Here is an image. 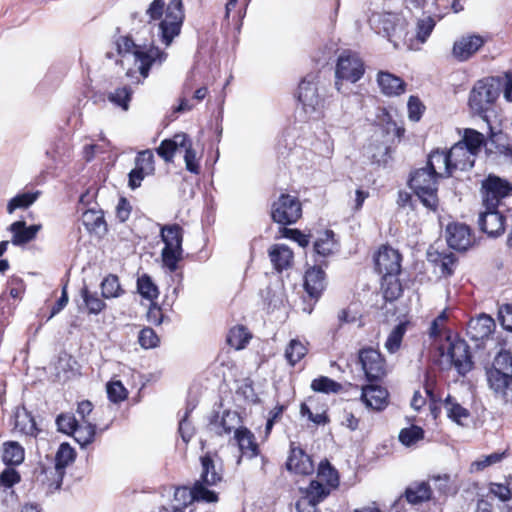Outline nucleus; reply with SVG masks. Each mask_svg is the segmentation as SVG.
Here are the masks:
<instances>
[{"label": "nucleus", "mask_w": 512, "mask_h": 512, "mask_svg": "<svg viewBox=\"0 0 512 512\" xmlns=\"http://www.w3.org/2000/svg\"><path fill=\"white\" fill-rule=\"evenodd\" d=\"M148 22L159 21L156 36L166 47L179 36L184 21L183 3L171 0L166 6L164 0H153L146 9Z\"/></svg>", "instance_id": "f257e3e1"}, {"label": "nucleus", "mask_w": 512, "mask_h": 512, "mask_svg": "<svg viewBox=\"0 0 512 512\" xmlns=\"http://www.w3.org/2000/svg\"><path fill=\"white\" fill-rule=\"evenodd\" d=\"M117 51L123 57H132L138 65V71L143 78L148 77L153 64L161 65L167 54L153 44L136 43L129 36H121L116 42Z\"/></svg>", "instance_id": "f03ea898"}, {"label": "nucleus", "mask_w": 512, "mask_h": 512, "mask_svg": "<svg viewBox=\"0 0 512 512\" xmlns=\"http://www.w3.org/2000/svg\"><path fill=\"white\" fill-rule=\"evenodd\" d=\"M372 29L377 34L387 37L393 43L395 48L399 47V42L412 41L408 39L407 20L399 13H373L369 19Z\"/></svg>", "instance_id": "7ed1b4c3"}, {"label": "nucleus", "mask_w": 512, "mask_h": 512, "mask_svg": "<svg viewBox=\"0 0 512 512\" xmlns=\"http://www.w3.org/2000/svg\"><path fill=\"white\" fill-rule=\"evenodd\" d=\"M499 96V81L494 77L478 80L469 94L468 105L473 114L489 123L487 112Z\"/></svg>", "instance_id": "20e7f679"}, {"label": "nucleus", "mask_w": 512, "mask_h": 512, "mask_svg": "<svg viewBox=\"0 0 512 512\" xmlns=\"http://www.w3.org/2000/svg\"><path fill=\"white\" fill-rule=\"evenodd\" d=\"M298 101L301 104L299 116L303 121L317 120L322 117L324 99L319 93L316 76L307 75L298 87Z\"/></svg>", "instance_id": "39448f33"}, {"label": "nucleus", "mask_w": 512, "mask_h": 512, "mask_svg": "<svg viewBox=\"0 0 512 512\" xmlns=\"http://www.w3.org/2000/svg\"><path fill=\"white\" fill-rule=\"evenodd\" d=\"M365 73V64L358 53L346 50L337 59L335 66V89L342 94L349 91L344 88L343 82L354 84L358 82Z\"/></svg>", "instance_id": "423d86ee"}, {"label": "nucleus", "mask_w": 512, "mask_h": 512, "mask_svg": "<svg viewBox=\"0 0 512 512\" xmlns=\"http://www.w3.org/2000/svg\"><path fill=\"white\" fill-rule=\"evenodd\" d=\"M439 178L425 167L411 173L409 186L421 201L423 206L435 212L439 205L438 199Z\"/></svg>", "instance_id": "0eeeda50"}, {"label": "nucleus", "mask_w": 512, "mask_h": 512, "mask_svg": "<svg viewBox=\"0 0 512 512\" xmlns=\"http://www.w3.org/2000/svg\"><path fill=\"white\" fill-rule=\"evenodd\" d=\"M160 236L164 243L161 251L162 266L173 273L183 259V229L178 224L164 225L161 227Z\"/></svg>", "instance_id": "6e6552de"}, {"label": "nucleus", "mask_w": 512, "mask_h": 512, "mask_svg": "<svg viewBox=\"0 0 512 512\" xmlns=\"http://www.w3.org/2000/svg\"><path fill=\"white\" fill-rule=\"evenodd\" d=\"M483 206L489 209L500 208L505 205L506 198L512 195V185L497 176H489L482 184Z\"/></svg>", "instance_id": "1a4fd4ad"}, {"label": "nucleus", "mask_w": 512, "mask_h": 512, "mask_svg": "<svg viewBox=\"0 0 512 512\" xmlns=\"http://www.w3.org/2000/svg\"><path fill=\"white\" fill-rule=\"evenodd\" d=\"M448 342L446 356L457 373L465 376L472 370L474 365L469 345L460 338L451 339L449 337Z\"/></svg>", "instance_id": "9d476101"}, {"label": "nucleus", "mask_w": 512, "mask_h": 512, "mask_svg": "<svg viewBox=\"0 0 512 512\" xmlns=\"http://www.w3.org/2000/svg\"><path fill=\"white\" fill-rule=\"evenodd\" d=\"M301 212V204L296 197L282 194L273 203L271 216L276 223L289 225L295 223L300 218Z\"/></svg>", "instance_id": "9b49d317"}, {"label": "nucleus", "mask_w": 512, "mask_h": 512, "mask_svg": "<svg viewBox=\"0 0 512 512\" xmlns=\"http://www.w3.org/2000/svg\"><path fill=\"white\" fill-rule=\"evenodd\" d=\"M201 471L199 478L195 481L200 485V490L207 496V493H217L214 490L223 480L222 467L209 454L200 458Z\"/></svg>", "instance_id": "f8f14e48"}, {"label": "nucleus", "mask_w": 512, "mask_h": 512, "mask_svg": "<svg viewBox=\"0 0 512 512\" xmlns=\"http://www.w3.org/2000/svg\"><path fill=\"white\" fill-rule=\"evenodd\" d=\"M358 359L368 381H378L386 375L385 359L377 349L372 347L361 349Z\"/></svg>", "instance_id": "ddd939ff"}, {"label": "nucleus", "mask_w": 512, "mask_h": 512, "mask_svg": "<svg viewBox=\"0 0 512 512\" xmlns=\"http://www.w3.org/2000/svg\"><path fill=\"white\" fill-rule=\"evenodd\" d=\"M75 458L76 452L68 443L60 444L54 458V469L50 471L52 475L51 481L48 483L50 492L60 489L66 473L65 470L75 461Z\"/></svg>", "instance_id": "4468645a"}, {"label": "nucleus", "mask_w": 512, "mask_h": 512, "mask_svg": "<svg viewBox=\"0 0 512 512\" xmlns=\"http://www.w3.org/2000/svg\"><path fill=\"white\" fill-rule=\"evenodd\" d=\"M484 210L479 213L478 226L480 230L490 237H497L505 231V218L500 208L489 209L483 206Z\"/></svg>", "instance_id": "2eb2a0df"}, {"label": "nucleus", "mask_w": 512, "mask_h": 512, "mask_svg": "<svg viewBox=\"0 0 512 512\" xmlns=\"http://www.w3.org/2000/svg\"><path fill=\"white\" fill-rule=\"evenodd\" d=\"M485 39L478 34H466L455 40L452 56L459 62L469 60L483 45Z\"/></svg>", "instance_id": "dca6fc26"}, {"label": "nucleus", "mask_w": 512, "mask_h": 512, "mask_svg": "<svg viewBox=\"0 0 512 512\" xmlns=\"http://www.w3.org/2000/svg\"><path fill=\"white\" fill-rule=\"evenodd\" d=\"M446 240L450 248L466 251L473 243L469 226L463 223H452L446 228Z\"/></svg>", "instance_id": "f3484780"}, {"label": "nucleus", "mask_w": 512, "mask_h": 512, "mask_svg": "<svg viewBox=\"0 0 512 512\" xmlns=\"http://www.w3.org/2000/svg\"><path fill=\"white\" fill-rule=\"evenodd\" d=\"M401 261L402 257L396 249L383 246L375 257V267L379 274L400 273Z\"/></svg>", "instance_id": "a211bd4d"}, {"label": "nucleus", "mask_w": 512, "mask_h": 512, "mask_svg": "<svg viewBox=\"0 0 512 512\" xmlns=\"http://www.w3.org/2000/svg\"><path fill=\"white\" fill-rule=\"evenodd\" d=\"M361 401L367 408L381 411L388 405V392L379 385H366L362 387Z\"/></svg>", "instance_id": "6ab92c4d"}, {"label": "nucleus", "mask_w": 512, "mask_h": 512, "mask_svg": "<svg viewBox=\"0 0 512 512\" xmlns=\"http://www.w3.org/2000/svg\"><path fill=\"white\" fill-rule=\"evenodd\" d=\"M494 329V319L487 314H481L476 318L470 319L467 324V335L474 341H480L488 338Z\"/></svg>", "instance_id": "aec40b11"}, {"label": "nucleus", "mask_w": 512, "mask_h": 512, "mask_svg": "<svg viewBox=\"0 0 512 512\" xmlns=\"http://www.w3.org/2000/svg\"><path fill=\"white\" fill-rule=\"evenodd\" d=\"M450 161L448 152L437 149L429 154L425 168L429 169L439 179L448 178L454 173Z\"/></svg>", "instance_id": "412c9836"}, {"label": "nucleus", "mask_w": 512, "mask_h": 512, "mask_svg": "<svg viewBox=\"0 0 512 512\" xmlns=\"http://www.w3.org/2000/svg\"><path fill=\"white\" fill-rule=\"evenodd\" d=\"M286 468L288 471L301 475H310L314 472L311 457L298 447H291Z\"/></svg>", "instance_id": "4be33fe9"}, {"label": "nucleus", "mask_w": 512, "mask_h": 512, "mask_svg": "<svg viewBox=\"0 0 512 512\" xmlns=\"http://www.w3.org/2000/svg\"><path fill=\"white\" fill-rule=\"evenodd\" d=\"M41 229V224L27 226L23 220L15 221L9 227V231L12 233L11 242L15 246L25 245L34 240Z\"/></svg>", "instance_id": "5701e85b"}, {"label": "nucleus", "mask_w": 512, "mask_h": 512, "mask_svg": "<svg viewBox=\"0 0 512 512\" xmlns=\"http://www.w3.org/2000/svg\"><path fill=\"white\" fill-rule=\"evenodd\" d=\"M326 287L325 272L320 267L309 268L304 277V288L317 301Z\"/></svg>", "instance_id": "b1692460"}, {"label": "nucleus", "mask_w": 512, "mask_h": 512, "mask_svg": "<svg viewBox=\"0 0 512 512\" xmlns=\"http://www.w3.org/2000/svg\"><path fill=\"white\" fill-rule=\"evenodd\" d=\"M376 81L381 93L386 96H399L406 89V84L400 77L387 71H379Z\"/></svg>", "instance_id": "393cba45"}, {"label": "nucleus", "mask_w": 512, "mask_h": 512, "mask_svg": "<svg viewBox=\"0 0 512 512\" xmlns=\"http://www.w3.org/2000/svg\"><path fill=\"white\" fill-rule=\"evenodd\" d=\"M448 155L454 172L456 170L465 171L474 166L475 155L460 142L451 147Z\"/></svg>", "instance_id": "a878e982"}, {"label": "nucleus", "mask_w": 512, "mask_h": 512, "mask_svg": "<svg viewBox=\"0 0 512 512\" xmlns=\"http://www.w3.org/2000/svg\"><path fill=\"white\" fill-rule=\"evenodd\" d=\"M269 258L275 270L281 272L289 269L293 264V252L284 244H274L269 249Z\"/></svg>", "instance_id": "bb28decb"}, {"label": "nucleus", "mask_w": 512, "mask_h": 512, "mask_svg": "<svg viewBox=\"0 0 512 512\" xmlns=\"http://www.w3.org/2000/svg\"><path fill=\"white\" fill-rule=\"evenodd\" d=\"M234 438L243 456L251 459L259 454V447L254 434L246 427L236 429Z\"/></svg>", "instance_id": "cd10ccee"}, {"label": "nucleus", "mask_w": 512, "mask_h": 512, "mask_svg": "<svg viewBox=\"0 0 512 512\" xmlns=\"http://www.w3.org/2000/svg\"><path fill=\"white\" fill-rule=\"evenodd\" d=\"M241 420L237 412L225 411L220 420H213L210 422V430L218 435L230 434L233 430L242 428L240 426Z\"/></svg>", "instance_id": "c85d7f7f"}, {"label": "nucleus", "mask_w": 512, "mask_h": 512, "mask_svg": "<svg viewBox=\"0 0 512 512\" xmlns=\"http://www.w3.org/2000/svg\"><path fill=\"white\" fill-rule=\"evenodd\" d=\"M487 378L490 388L503 399L507 398L508 389L512 381V376L508 373L497 371L491 368L487 372Z\"/></svg>", "instance_id": "c756f323"}, {"label": "nucleus", "mask_w": 512, "mask_h": 512, "mask_svg": "<svg viewBox=\"0 0 512 512\" xmlns=\"http://www.w3.org/2000/svg\"><path fill=\"white\" fill-rule=\"evenodd\" d=\"M15 428L27 436H37L39 429L32 414L25 408H17L15 411Z\"/></svg>", "instance_id": "7c9ffc66"}, {"label": "nucleus", "mask_w": 512, "mask_h": 512, "mask_svg": "<svg viewBox=\"0 0 512 512\" xmlns=\"http://www.w3.org/2000/svg\"><path fill=\"white\" fill-rule=\"evenodd\" d=\"M185 141V133L175 134L173 138L163 140L156 149V153L166 162H171L175 152L180 150V148L185 144Z\"/></svg>", "instance_id": "2f4dec72"}, {"label": "nucleus", "mask_w": 512, "mask_h": 512, "mask_svg": "<svg viewBox=\"0 0 512 512\" xmlns=\"http://www.w3.org/2000/svg\"><path fill=\"white\" fill-rule=\"evenodd\" d=\"M399 274L400 273L381 274V289L386 301L392 302L402 295L403 289L398 279Z\"/></svg>", "instance_id": "473e14b6"}, {"label": "nucleus", "mask_w": 512, "mask_h": 512, "mask_svg": "<svg viewBox=\"0 0 512 512\" xmlns=\"http://www.w3.org/2000/svg\"><path fill=\"white\" fill-rule=\"evenodd\" d=\"M24 448L16 441L3 443L2 460L6 465H19L24 461Z\"/></svg>", "instance_id": "72a5a7b5"}, {"label": "nucleus", "mask_w": 512, "mask_h": 512, "mask_svg": "<svg viewBox=\"0 0 512 512\" xmlns=\"http://www.w3.org/2000/svg\"><path fill=\"white\" fill-rule=\"evenodd\" d=\"M328 485H324L321 481L314 479L311 480L308 487L301 489L303 493L302 498L307 499L311 502L320 503L322 502L332 491Z\"/></svg>", "instance_id": "f704fd0d"}, {"label": "nucleus", "mask_w": 512, "mask_h": 512, "mask_svg": "<svg viewBox=\"0 0 512 512\" xmlns=\"http://www.w3.org/2000/svg\"><path fill=\"white\" fill-rule=\"evenodd\" d=\"M431 494V486L426 482L411 485L405 490L406 500L413 505L430 500Z\"/></svg>", "instance_id": "c9c22d12"}, {"label": "nucleus", "mask_w": 512, "mask_h": 512, "mask_svg": "<svg viewBox=\"0 0 512 512\" xmlns=\"http://www.w3.org/2000/svg\"><path fill=\"white\" fill-rule=\"evenodd\" d=\"M443 405L448 418L458 425H464L463 421L467 420L470 416L469 411L461 406L456 399L450 395L444 399Z\"/></svg>", "instance_id": "e433bc0d"}, {"label": "nucleus", "mask_w": 512, "mask_h": 512, "mask_svg": "<svg viewBox=\"0 0 512 512\" xmlns=\"http://www.w3.org/2000/svg\"><path fill=\"white\" fill-rule=\"evenodd\" d=\"M82 222L87 230L101 233L106 232L107 226L101 210L88 209L82 215Z\"/></svg>", "instance_id": "4c0bfd02"}, {"label": "nucleus", "mask_w": 512, "mask_h": 512, "mask_svg": "<svg viewBox=\"0 0 512 512\" xmlns=\"http://www.w3.org/2000/svg\"><path fill=\"white\" fill-rule=\"evenodd\" d=\"M435 25H436V22H435L434 18H432L431 16H427L425 18L419 19L416 24L415 36H411V37L408 36V39L412 38V41H409L410 42L409 47L411 49H416L414 47V43H413L414 38H415V41L417 42V44H424L427 41V39L429 38V36L431 35Z\"/></svg>", "instance_id": "58836bf2"}, {"label": "nucleus", "mask_w": 512, "mask_h": 512, "mask_svg": "<svg viewBox=\"0 0 512 512\" xmlns=\"http://www.w3.org/2000/svg\"><path fill=\"white\" fill-rule=\"evenodd\" d=\"M337 249V241L333 231L322 232L314 242V250L318 255L328 256Z\"/></svg>", "instance_id": "ea45409f"}, {"label": "nucleus", "mask_w": 512, "mask_h": 512, "mask_svg": "<svg viewBox=\"0 0 512 512\" xmlns=\"http://www.w3.org/2000/svg\"><path fill=\"white\" fill-rule=\"evenodd\" d=\"M487 126L489 129L487 145L494 146L497 153L512 158V144L507 142L506 137L501 132H495L490 123Z\"/></svg>", "instance_id": "a19ab883"}, {"label": "nucleus", "mask_w": 512, "mask_h": 512, "mask_svg": "<svg viewBox=\"0 0 512 512\" xmlns=\"http://www.w3.org/2000/svg\"><path fill=\"white\" fill-rule=\"evenodd\" d=\"M316 479L324 483V485H328L332 489H336L339 485L338 472L331 466L328 460L320 462Z\"/></svg>", "instance_id": "79ce46f5"}, {"label": "nucleus", "mask_w": 512, "mask_h": 512, "mask_svg": "<svg viewBox=\"0 0 512 512\" xmlns=\"http://www.w3.org/2000/svg\"><path fill=\"white\" fill-rule=\"evenodd\" d=\"M40 196L39 191L19 193L11 198L7 204V212L12 214L16 209H25L30 207Z\"/></svg>", "instance_id": "37998d69"}, {"label": "nucleus", "mask_w": 512, "mask_h": 512, "mask_svg": "<svg viewBox=\"0 0 512 512\" xmlns=\"http://www.w3.org/2000/svg\"><path fill=\"white\" fill-rule=\"evenodd\" d=\"M460 143L465 145L475 156L479 153L483 145L488 146L487 142H485L484 135L470 128L465 129L463 139Z\"/></svg>", "instance_id": "c03bdc74"}, {"label": "nucleus", "mask_w": 512, "mask_h": 512, "mask_svg": "<svg viewBox=\"0 0 512 512\" xmlns=\"http://www.w3.org/2000/svg\"><path fill=\"white\" fill-rule=\"evenodd\" d=\"M96 434V425L92 423H85L83 425H77L72 436L75 441L82 447H86L94 441Z\"/></svg>", "instance_id": "a18cd8bd"}, {"label": "nucleus", "mask_w": 512, "mask_h": 512, "mask_svg": "<svg viewBox=\"0 0 512 512\" xmlns=\"http://www.w3.org/2000/svg\"><path fill=\"white\" fill-rule=\"evenodd\" d=\"M250 334L244 326H235L230 329L227 343L236 350L243 349L249 342Z\"/></svg>", "instance_id": "49530a36"}, {"label": "nucleus", "mask_w": 512, "mask_h": 512, "mask_svg": "<svg viewBox=\"0 0 512 512\" xmlns=\"http://www.w3.org/2000/svg\"><path fill=\"white\" fill-rule=\"evenodd\" d=\"M306 354V346L298 339H292L285 350V358L291 366L298 363Z\"/></svg>", "instance_id": "de8ad7c7"}, {"label": "nucleus", "mask_w": 512, "mask_h": 512, "mask_svg": "<svg viewBox=\"0 0 512 512\" xmlns=\"http://www.w3.org/2000/svg\"><path fill=\"white\" fill-rule=\"evenodd\" d=\"M180 149L184 150V161L186 169L193 174H199L200 166L197 158V153L193 149L192 141L187 134L185 144Z\"/></svg>", "instance_id": "09e8293b"}, {"label": "nucleus", "mask_w": 512, "mask_h": 512, "mask_svg": "<svg viewBox=\"0 0 512 512\" xmlns=\"http://www.w3.org/2000/svg\"><path fill=\"white\" fill-rule=\"evenodd\" d=\"M101 293L104 298H116L123 294L119 279L116 275L110 274L101 282Z\"/></svg>", "instance_id": "8fccbe9b"}, {"label": "nucleus", "mask_w": 512, "mask_h": 512, "mask_svg": "<svg viewBox=\"0 0 512 512\" xmlns=\"http://www.w3.org/2000/svg\"><path fill=\"white\" fill-rule=\"evenodd\" d=\"M132 90L128 86L116 88L114 91L108 94V100L114 105L120 107L124 111L129 108V102L131 100Z\"/></svg>", "instance_id": "3c124183"}, {"label": "nucleus", "mask_w": 512, "mask_h": 512, "mask_svg": "<svg viewBox=\"0 0 512 512\" xmlns=\"http://www.w3.org/2000/svg\"><path fill=\"white\" fill-rule=\"evenodd\" d=\"M81 296L90 314H99L106 306L97 293L90 292L86 286L81 289Z\"/></svg>", "instance_id": "603ef678"}, {"label": "nucleus", "mask_w": 512, "mask_h": 512, "mask_svg": "<svg viewBox=\"0 0 512 512\" xmlns=\"http://www.w3.org/2000/svg\"><path fill=\"white\" fill-rule=\"evenodd\" d=\"M423 437L424 430L419 426L411 425L410 427L403 428L399 432L398 439L404 446L410 447L423 439Z\"/></svg>", "instance_id": "864d4df0"}, {"label": "nucleus", "mask_w": 512, "mask_h": 512, "mask_svg": "<svg viewBox=\"0 0 512 512\" xmlns=\"http://www.w3.org/2000/svg\"><path fill=\"white\" fill-rule=\"evenodd\" d=\"M137 289L140 295L148 300L156 299L159 295L157 286L153 283L150 276L143 274L137 280Z\"/></svg>", "instance_id": "5fc2aeb1"}, {"label": "nucleus", "mask_w": 512, "mask_h": 512, "mask_svg": "<svg viewBox=\"0 0 512 512\" xmlns=\"http://www.w3.org/2000/svg\"><path fill=\"white\" fill-rule=\"evenodd\" d=\"M311 388L315 392L329 394L340 392L342 389V385L326 376H321L312 381Z\"/></svg>", "instance_id": "6e6d98bb"}, {"label": "nucleus", "mask_w": 512, "mask_h": 512, "mask_svg": "<svg viewBox=\"0 0 512 512\" xmlns=\"http://www.w3.org/2000/svg\"><path fill=\"white\" fill-rule=\"evenodd\" d=\"M406 332V324L399 323L388 335L385 342V348L390 353H395L401 346L404 334Z\"/></svg>", "instance_id": "4d7b16f0"}, {"label": "nucleus", "mask_w": 512, "mask_h": 512, "mask_svg": "<svg viewBox=\"0 0 512 512\" xmlns=\"http://www.w3.org/2000/svg\"><path fill=\"white\" fill-rule=\"evenodd\" d=\"M135 166L143 170L146 174L154 175L155 173V158L152 150L147 149L138 152L135 157Z\"/></svg>", "instance_id": "13d9d810"}, {"label": "nucleus", "mask_w": 512, "mask_h": 512, "mask_svg": "<svg viewBox=\"0 0 512 512\" xmlns=\"http://www.w3.org/2000/svg\"><path fill=\"white\" fill-rule=\"evenodd\" d=\"M506 457V452H495L475 460L470 465V472L482 471L485 468L501 462Z\"/></svg>", "instance_id": "bf43d9fd"}, {"label": "nucleus", "mask_w": 512, "mask_h": 512, "mask_svg": "<svg viewBox=\"0 0 512 512\" xmlns=\"http://www.w3.org/2000/svg\"><path fill=\"white\" fill-rule=\"evenodd\" d=\"M107 396L113 403L124 401L128 396V391L120 380H111L106 385Z\"/></svg>", "instance_id": "052dcab7"}, {"label": "nucleus", "mask_w": 512, "mask_h": 512, "mask_svg": "<svg viewBox=\"0 0 512 512\" xmlns=\"http://www.w3.org/2000/svg\"><path fill=\"white\" fill-rule=\"evenodd\" d=\"M443 276L448 277L454 273L457 264V258L453 253L439 254L434 260Z\"/></svg>", "instance_id": "680f3d73"}, {"label": "nucleus", "mask_w": 512, "mask_h": 512, "mask_svg": "<svg viewBox=\"0 0 512 512\" xmlns=\"http://www.w3.org/2000/svg\"><path fill=\"white\" fill-rule=\"evenodd\" d=\"M492 368L512 376V352L501 350L495 357Z\"/></svg>", "instance_id": "e2e57ef3"}, {"label": "nucleus", "mask_w": 512, "mask_h": 512, "mask_svg": "<svg viewBox=\"0 0 512 512\" xmlns=\"http://www.w3.org/2000/svg\"><path fill=\"white\" fill-rule=\"evenodd\" d=\"M56 425L58 431L67 435H72L73 431H75V428L78 425V422L74 415L70 413H61L56 418Z\"/></svg>", "instance_id": "0e129e2a"}, {"label": "nucleus", "mask_w": 512, "mask_h": 512, "mask_svg": "<svg viewBox=\"0 0 512 512\" xmlns=\"http://www.w3.org/2000/svg\"><path fill=\"white\" fill-rule=\"evenodd\" d=\"M140 345L145 349L154 348L159 343V338L152 328H143L138 337Z\"/></svg>", "instance_id": "69168bd1"}, {"label": "nucleus", "mask_w": 512, "mask_h": 512, "mask_svg": "<svg viewBox=\"0 0 512 512\" xmlns=\"http://www.w3.org/2000/svg\"><path fill=\"white\" fill-rule=\"evenodd\" d=\"M20 480L19 473L13 468H6L0 474V486L4 489H12Z\"/></svg>", "instance_id": "338daca9"}, {"label": "nucleus", "mask_w": 512, "mask_h": 512, "mask_svg": "<svg viewBox=\"0 0 512 512\" xmlns=\"http://www.w3.org/2000/svg\"><path fill=\"white\" fill-rule=\"evenodd\" d=\"M498 320H499L501 326L505 330L512 332V305L511 304H504L499 307Z\"/></svg>", "instance_id": "774afa93"}]
</instances>
